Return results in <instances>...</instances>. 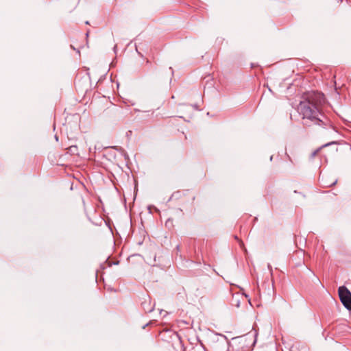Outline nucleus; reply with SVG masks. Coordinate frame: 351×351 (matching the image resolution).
I'll return each mask as SVG.
<instances>
[{
	"label": "nucleus",
	"instance_id": "1",
	"mask_svg": "<svg viewBox=\"0 0 351 351\" xmlns=\"http://www.w3.org/2000/svg\"><path fill=\"white\" fill-rule=\"evenodd\" d=\"M324 103V95L315 92L307 94L304 99L300 102L298 112L304 125H330V121L319 110V107Z\"/></svg>",
	"mask_w": 351,
	"mask_h": 351
},
{
	"label": "nucleus",
	"instance_id": "2",
	"mask_svg": "<svg viewBox=\"0 0 351 351\" xmlns=\"http://www.w3.org/2000/svg\"><path fill=\"white\" fill-rule=\"evenodd\" d=\"M232 340L236 343L241 345V348L242 349H250L256 343L254 335L252 333H247L243 336L234 337L232 339Z\"/></svg>",
	"mask_w": 351,
	"mask_h": 351
},
{
	"label": "nucleus",
	"instance_id": "3",
	"mask_svg": "<svg viewBox=\"0 0 351 351\" xmlns=\"http://www.w3.org/2000/svg\"><path fill=\"white\" fill-rule=\"evenodd\" d=\"M339 299L346 308L351 311V292L345 286L338 289Z\"/></svg>",
	"mask_w": 351,
	"mask_h": 351
},
{
	"label": "nucleus",
	"instance_id": "4",
	"mask_svg": "<svg viewBox=\"0 0 351 351\" xmlns=\"http://www.w3.org/2000/svg\"><path fill=\"white\" fill-rule=\"evenodd\" d=\"M195 197L193 194L184 193L181 191L174 192L169 198V201L179 200L180 204L184 205L188 202H193Z\"/></svg>",
	"mask_w": 351,
	"mask_h": 351
},
{
	"label": "nucleus",
	"instance_id": "5",
	"mask_svg": "<svg viewBox=\"0 0 351 351\" xmlns=\"http://www.w3.org/2000/svg\"><path fill=\"white\" fill-rule=\"evenodd\" d=\"M119 112V109L116 106L114 105H111L110 107L107 108L104 110V113L106 114V115L109 117H114L118 114Z\"/></svg>",
	"mask_w": 351,
	"mask_h": 351
},
{
	"label": "nucleus",
	"instance_id": "6",
	"mask_svg": "<svg viewBox=\"0 0 351 351\" xmlns=\"http://www.w3.org/2000/svg\"><path fill=\"white\" fill-rule=\"evenodd\" d=\"M336 144H337V142H336V141H332V142H330V143H326V144H325V145H322L321 147H319V149H317L316 151H315V152L313 153L312 156H315L317 154V152H319L322 148H323V147H327V146L330 145H336Z\"/></svg>",
	"mask_w": 351,
	"mask_h": 351
},
{
	"label": "nucleus",
	"instance_id": "7",
	"mask_svg": "<svg viewBox=\"0 0 351 351\" xmlns=\"http://www.w3.org/2000/svg\"><path fill=\"white\" fill-rule=\"evenodd\" d=\"M322 182L323 184H324L326 186H332L334 184H335V183L337 182V180H334L333 182L329 183L326 180H325V178L324 177H322Z\"/></svg>",
	"mask_w": 351,
	"mask_h": 351
},
{
	"label": "nucleus",
	"instance_id": "8",
	"mask_svg": "<svg viewBox=\"0 0 351 351\" xmlns=\"http://www.w3.org/2000/svg\"><path fill=\"white\" fill-rule=\"evenodd\" d=\"M165 226L169 228L173 226V220L170 219H167L165 222Z\"/></svg>",
	"mask_w": 351,
	"mask_h": 351
},
{
	"label": "nucleus",
	"instance_id": "9",
	"mask_svg": "<svg viewBox=\"0 0 351 351\" xmlns=\"http://www.w3.org/2000/svg\"><path fill=\"white\" fill-rule=\"evenodd\" d=\"M68 3H73L74 5L77 4L80 0H66Z\"/></svg>",
	"mask_w": 351,
	"mask_h": 351
}]
</instances>
